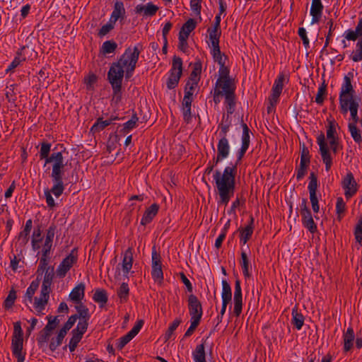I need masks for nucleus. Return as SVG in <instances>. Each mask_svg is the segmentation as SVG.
I'll return each instance as SVG.
<instances>
[{
	"label": "nucleus",
	"instance_id": "nucleus-1",
	"mask_svg": "<svg viewBox=\"0 0 362 362\" xmlns=\"http://www.w3.org/2000/svg\"><path fill=\"white\" fill-rule=\"evenodd\" d=\"M242 146L237 153V160L235 165L226 167L223 173L217 170L214 175V179L220 197L219 203L226 206L234 194L237 165L243 158L250 146V130L244 122L242 123Z\"/></svg>",
	"mask_w": 362,
	"mask_h": 362
},
{
	"label": "nucleus",
	"instance_id": "nucleus-2",
	"mask_svg": "<svg viewBox=\"0 0 362 362\" xmlns=\"http://www.w3.org/2000/svg\"><path fill=\"white\" fill-rule=\"evenodd\" d=\"M140 50L135 46L133 49L128 47L124 53L120 57L117 62L112 64L107 73V79L112 86L113 95L112 101L117 104L122 99V83L124 77V71L123 68L130 67V63L133 58L135 65L139 59Z\"/></svg>",
	"mask_w": 362,
	"mask_h": 362
},
{
	"label": "nucleus",
	"instance_id": "nucleus-3",
	"mask_svg": "<svg viewBox=\"0 0 362 362\" xmlns=\"http://www.w3.org/2000/svg\"><path fill=\"white\" fill-rule=\"evenodd\" d=\"M53 163L51 177L54 183L52 191V194L59 197L64 190L63 175L66 163H64V157L62 152H54L49 158L45 160V165Z\"/></svg>",
	"mask_w": 362,
	"mask_h": 362
},
{
	"label": "nucleus",
	"instance_id": "nucleus-4",
	"mask_svg": "<svg viewBox=\"0 0 362 362\" xmlns=\"http://www.w3.org/2000/svg\"><path fill=\"white\" fill-rule=\"evenodd\" d=\"M219 89V92L225 96L228 115H232L235 111V84L234 81L217 79L215 88Z\"/></svg>",
	"mask_w": 362,
	"mask_h": 362
},
{
	"label": "nucleus",
	"instance_id": "nucleus-5",
	"mask_svg": "<svg viewBox=\"0 0 362 362\" xmlns=\"http://www.w3.org/2000/svg\"><path fill=\"white\" fill-rule=\"evenodd\" d=\"M355 91L351 84V78L345 76L344 83L341 86L340 95H339V103L341 111L344 113H346L348 111V105L350 100L354 99V94Z\"/></svg>",
	"mask_w": 362,
	"mask_h": 362
},
{
	"label": "nucleus",
	"instance_id": "nucleus-6",
	"mask_svg": "<svg viewBox=\"0 0 362 362\" xmlns=\"http://www.w3.org/2000/svg\"><path fill=\"white\" fill-rule=\"evenodd\" d=\"M151 275L155 281L161 282L163 279V273L162 270L161 257L157 252L156 247L152 250V271Z\"/></svg>",
	"mask_w": 362,
	"mask_h": 362
},
{
	"label": "nucleus",
	"instance_id": "nucleus-7",
	"mask_svg": "<svg viewBox=\"0 0 362 362\" xmlns=\"http://www.w3.org/2000/svg\"><path fill=\"white\" fill-rule=\"evenodd\" d=\"M317 144L320 146V152L323 163L325 164V169L328 172L332 165V158L331 157L328 146L325 142V138L323 133H321L317 137Z\"/></svg>",
	"mask_w": 362,
	"mask_h": 362
},
{
	"label": "nucleus",
	"instance_id": "nucleus-8",
	"mask_svg": "<svg viewBox=\"0 0 362 362\" xmlns=\"http://www.w3.org/2000/svg\"><path fill=\"white\" fill-rule=\"evenodd\" d=\"M188 308L191 320L198 319L201 321L202 316L203 314L202 306L197 298V297L193 294H191L188 298Z\"/></svg>",
	"mask_w": 362,
	"mask_h": 362
},
{
	"label": "nucleus",
	"instance_id": "nucleus-9",
	"mask_svg": "<svg viewBox=\"0 0 362 362\" xmlns=\"http://www.w3.org/2000/svg\"><path fill=\"white\" fill-rule=\"evenodd\" d=\"M230 153L229 141L227 136L221 137L217 144V155L214 157L215 165L226 158Z\"/></svg>",
	"mask_w": 362,
	"mask_h": 362
},
{
	"label": "nucleus",
	"instance_id": "nucleus-10",
	"mask_svg": "<svg viewBox=\"0 0 362 362\" xmlns=\"http://www.w3.org/2000/svg\"><path fill=\"white\" fill-rule=\"evenodd\" d=\"M86 323H78L75 329L71 331L72 337L69 344V349L71 352L74 351L79 341L81 340L83 334L86 332Z\"/></svg>",
	"mask_w": 362,
	"mask_h": 362
},
{
	"label": "nucleus",
	"instance_id": "nucleus-11",
	"mask_svg": "<svg viewBox=\"0 0 362 362\" xmlns=\"http://www.w3.org/2000/svg\"><path fill=\"white\" fill-rule=\"evenodd\" d=\"M341 185L345 190L344 194L346 199L351 198L357 192V183L351 173H347L344 177L341 182Z\"/></svg>",
	"mask_w": 362,
	"mask_h": 362
},
{
	"label": "nucleus",
	"instance_id": "nucleus-12",
	"mask_svg": "<svg viewBox=\"0 0 362 362\" xmlns=\"http://www.w3.org/2000/svg\"><path fill=\"white\" fill-rule=\"evenodd\" d=\"M74 250H73L71 253L66 257L57 269V274L59 276L64 277L68 271L72 267L74 263L77 261V256L74 255Z\"/></svg>",
	"mask_w": 362,
	"mask_h": 362
},
{
	"label": "nucleus",
	"instance_id": "nucleus-13",
	"mask_svg": "<svg viewBox=\"0 0 362 362\" xmlns=\"http://www.w3.org/2000/svg\"><path fill=\"white\" fill-rule=\"evenodd\" d=\"M234 308L233 313L236 317H239L242 313L243 296L240 280L237 279L235 283L234 291Z\"/></svg>",
	"mask_w": 362,
	"mask_h": 362
},
{
	"label": "nucleus",
	"instance_id": "nucleus-14",
	"mask_svg": "<svg viewBox=\"0 0 362 362\" xmlns=\"http://www.w3.org/2000/svg\"><path fill=\"white\" fill-rule=\"evenodd\" d=\"M323 5L321 0H313L310 8V15L312 16L311 23L315 24L320 21L322 10Z\"/></svg>",
	"mask_w": 362,
	"mask_h": 362
},
{
	"label": "nucleus",
	"instance_id": "nucleus-15",
	"mask_svg": "<svg viewBox=\"0 0 362 362\" xmlns=\"http://www.w3.org/2000/svg\"><path fill=\"white\" fill-rule=\"evenodd\" d=\"M189 93L185 95L182 102V110L183 118L186 122H189L192 119L191 106L193 101V97H189Z\"/></svg>",
	"mask_w": 362,
	"mask_h": 362
},
{
	"label": "nucleus",
	"instance_id": "nucleus-16",
	"mask_svg": "<svg viewBox=\"0 0 362 362\" xmlns=\"http://www.w3.org/2000/svg\"><path fill=\"white\" fill-rule=\"evenodd\" d=\"M76 310L77 313L73 315L77 317V319H79V322L78 323H86L87 329L88 326V320L90 319V314L88 308L81 303L79 305L76 306Z\"/></svg>",
	"mask_w": 362,
	"mask_h": 362
},
{
	"label": "nucleus",
	"instance_id": "nucleus-17",
	"mask_svg": "<svg viewBox=\"0 0 362 362\" xmlns=\"http://www.w3.org/2000/svg\"><path fill=\"white\" fill-rule=\"evenodd\" d=\"M158 9V7L152 3H148L146 5L139 4L135 7L136 13H143L144 16H153Z\"/></svg>",
	"mask_w": 362,
	"mask_h": 362
},
{
	"label": "nucleus",
	"instance_id": "nucleus-18",
	"mask_svg": "<svg viewBox=\"0 0 362 362\" xmlns=\"http://www.w3.org/2000/svg\"><path fill=\"white\" fill-rule=\"evenodd\" d=\"M159 209L158 204L154 203L147 208L141 218V223L144 226L149 223L156 216Z\"/></svg>",
	"mask_w": 362,
	"mask_h": 362
},
{
	"label": "nucleus",
	"instance_id": "nucleus-19",
	"mask_svg": "<svg viewBox=\"0 0 362 362\" xmlns=\"http://www.w3.org/2000/svg\"><path fill=\"white\" fill-rule=\"evenodd\" d=\"M132 263L133 254L132 248L129 247L125 251L122 263V269L125 276H127L129 271L131 270L132 267Z\"/></svg>",
	"mask_w": 362,
	"mask_h": 362
},
{
	"label": "nucleus",
	"instance_id": "nucleus-20",
	"mask_svg": "<svg viewBox=\"0 0 362 362\" xmlns=\"http://www.w3.org/2000/svg\"><path fill=\"white\" fill-rule=\"evenodd\" d=\"M85 285L83 283L78 284L73 288L69 294V298L76 303H81L84 297Z\"/></svg>",
	"mask_w": 362,
	"mask_h": 362
},
{
	"label": "nucleus",
	"instance_id": "nucleus-21",
	"mask_svg": "<svg viewBox=\"0 0 362 362\" xmlns=\"http://www.w3.org/2000/svg\"><path fill=\"white\" fill-rule=\"evenodd\" d=\"M359 35H362V16L359 18L355 30L349 29L344 33V37L349 41H356Z\"/></svg>",
	"mask_w": 362,
	"mask_h": 362
},
{
	"label": "nucleus",
	"instance_id": "nucleus-22",
	"mask_svg": "<svg viewBox=\"0 0 362 362\" xmlns=\"http://www.w3.org/2000/svg\"><path fill=\"white\" fill-rule=\"evenodd\" d=\"M254 218L250 216L249 224L245 228H239L240 233V242L245 244L251 238L254 228Z\"/></svg>",
	"mask_w": 362,
	"mask_h": 362
},
{
	"label": "nucleus",
	"instance_id": "nucleus-23",
	"mask_svg": "<svg viewBox=\"0 0 362 362\" xmlns=\"http://www.w3.org/2000/svg\"><path fill=\"white\" fill-rule=\"evenodd\" d=\"M32 227L33 221L31 219H28L25 223L23 230L18 234V240L21 241L23 245H25L28 243L29 235L31 231Z\"/></svg>",
	"mask_w": 362,
	"mask_h": 362
},
{
	"label": "nucleus",
	"instance_id": "nucleus-24",
	"mask_svg": "<svg viewBox=\"0 0 362 362\" xmlns=\"http://www.w3.org/2000/svg\"><path fill=\"white\" fill-rule=\"evenodd\" d=\"M302 221L303 226L308 228L311 233H315L317 231V226L314 222L311 212L301 214Z\"/></svg>",
	"mask_w": 362,
	"mask_h": 362
},
{
	"label": "nucleus",
	"instance_id": "nucleus-25",
	"mask_svg": "<svg viewBox=\"0 0 362 362\" xmlns=\"http://www.w3.org/2000/svg\"><path fill=\"white\" fill-rule=\"evenodd\" d=\"M125 9L122 2L117 1L115 4L114 10L111 14L110 21L115 23L119 18H124Z\"/></svg>",
	"mask_w": 362,
	"mask_h": 362
},
{
	"label": "nucleus",
	"instance_id": "nucleus-26",
	"mask_svg": "<svg viewBox=\"0 0 362 362\" xmlns=\"http://www.w3.org/2000/svg\"><path fill=\"white\" fill-rule=\"evenodd\" d=\"M355 338L354 332L352 327H349L344 334V350L349 351L353 346Z\"/></svg>",
	"mask_w": 362,
	"mask_h": 362
},
{
	"label": "nucleus",
	"instance_id": "nucleus-27",
	"mask_svg": "<svg viewBox=\"0 0 362 362\" xmlns=\"http://www.w3.org/2000/svg\"><path fill=\"white\" fill-rule=\"evenodd\" d=\"M195 27L196 21L192 18H189L182 26L179 35L188 38L189 33L194 30Z\"/></svg>",
	"mask_w": 362,
	"mask_h": 362
},
{
	"label": "nucleus",
	"instance_id": "nucleus-28",
	"mask_svg": "<svg viewBox=\"0 0 362 362\" xmlns=\"http://www.w3.org/2000/svg\"><path fill=\"white\" fill-rule=\"evenodd\" d=\"M93 299L95 302L99 303L100 306L103 308L107 302V293L105 289H96L93 294Z\"/></svg>",
	"mask_w": 362,
	"mask_h": 362
},
{
	"label": "nucleus",
	"instance_id": "nucleus-29",
	"mask_svg": "<svg viewBox=\"0 0 362 362\" xmlns=\"http://www.w3.org/2000/svg\"><path fill=\"white\" fill-rule=\"evenodd\" d=\"M192 356L194 362H206L204 343L196 346Z\"/></svg>",
	"mask_w": 362,
	"mask_h": 362
},
{
	"label": "nucleus",
	"instance_id": "nucleus-30",
	"mask_svg": "<svg viewBox=\"0 0 362 362\" xmlns=\"http://www.w3.org/2000/svg\"><path fill=\"white\" fill-rule=\"evenodd\" d=\"M208 32L209 34V40L211 42L212 47H215L216 51L218 52L219 46V38L221 34V30L209 28Z\"/></svg>",
	"mask_w": 362,
	"mask_h": 362
},
{
	"label": "nucleus",
	"instance_id": "nucleus-31",
	"mask_svg": "<svg viewBox=\"0 0 362 362\" xmlns=\"http://www.w3.org/2000/svg\"><path fill=\"white\" fill-rule=\"evenodd\" d=\"M40 280L41 279L39 278V276H37V279L33 281L29 287L27 288L25 297L30 303H32L33 301V296L39 287Z\"/></svg>",
	"mask_w": 362,
	"mask_h": 362
},
{
	"label": "nucleus",
	"instance_id": "nucleus-32",
	"mask_svg": "<svg viewBox=\"0 0 362 362\" xmlns=\"http://www.w3.org/2000/svg\"><path fill=\"white\" fill-rule=\"evenodd\" d=\"M116 119H117V117H113V118H110L109 119L103 120L102 118H98L97 119V122L91 127L90 130L93 133L99 132L103 130L106 127L110 125L111 124V122Z\"/></svg>",
	"mask_w": 362,
	"mask_h": 362
},
{
	"label": "nucleus",
	"instance_id": "nucleus-33",
	"mask_svg": "<svg viewBox=\"0 0 362 362\" xmlns=\"http://www.w3.org/2000/svg\"><path fill=\"white\" fill-rule=\"evenodd\" d=\"M358 38L356 49L352 52L350 56L354 62H358L362 60V35H359Z\"/></svg>",
	"mask_w": 362,
	"mask_h": 362
},
{
	"label": "nucleus",
	"instance_id": "nucleus-34",
	"mask_svg": "<svg viewBox=\"0 0 362 362\" xmlns=\"http://www.w3.org/2000/svg\"><path fill=\"white\" fill-rule=\"evenodd\" d=\"M117 48V44L113 40H107L103 42L100 52L103 54H111L115 52Z\"/></svg>",
	"mask_w": 362,
	"mask_h": 362
},
{
	"label": "nucleus",
	"instance_id": "nucleus-35",
	"mask_svg": "<svg viewBox=\"0 0 362 362\" xmlns=\"http://www.w3.org/2000/svg\"><path fill=\"white\" fill-rule=\"evenodd\" d=\"M292 323L297 329H300L304 323V317L301 313H299L296 308L292 310Z\"/></svg>",
	"mask_w": 362,
	"mask_h": 362
},
{
	"label": "nucleus",
	"instance_id": "nucleus-36",
	"mask_svg": "<svg viewBox=\"0 0 362 362\" xmlns=\"http://www.w3.org/2000/svg\"><path fill=\"white\" fill-rule=\"evenodd\" d=\"M66 333L60 329L57 334L56 338H52L49 344V349L52 351H55L58 346H59Z\"/></svg>",
	"mask_w": 362,
	"mask_h": 362
},
{
	"label": "nucleus",
	"instance_id": "nucleus-37",
	"mask_svg": "<svg viewBox=\"0 0 362 362\" xmlns=\"http://www.w3.org/2000/svg\"><path fill=\"white\" fill-rule=\"evenodd\" d=\"M202 72V64L201 62H196L194 64L193 70L190 74L189 77V80L191 81H194V84L195 83H198L200 79V74Z\"/></svg>",
	"mask_w": 362,
	"mask_h": 362
},
{
	"label": "nucleus",
	"instance_id": "nucleus-38",
	"mask_svg": "<svg viewBox=\"0 0 362 362\" xmlns=\"http://www.w3.org/2000/svg\"><path fill=\"white\" fill-rule=\"evenodd\" d=\"M358 106V103L356 100H350L348 105V110H349L351 112V118L354 122V124L357 123L358 121V117L357 115Z\"/></svg>",
	"mask_w": 362,
	"mask_h": 362
},
{
	"label": "nucleus",
	"instance_id": "nucleus-39",
	"mask_svg": "<svg viewBox=\"0 0 362 362\" xmlns=\"http://www.w3.org/2000/svg\"><path fill=\"white\" fill-rule=\"evenodd\" d=\"M170 72H173L182 76V60L180 57L174 56L173 59L172 68Z\"/></svg>",
	"mask_w": 362,
	"mask_h": 362
},
{
	"label": "nucleus",
	"instance_id": "nucleus-40",
	"mask_svg": "<svg viewBox=\"0 0 362 362\" xmlns=\"http://www.w3.org/2000/svg\"><path fill=\"white\" fill-rule=\"evenodd\" d=\"M349 129L354 140L356 143L362 141L361 132L357 128L356 124H349Z\"/></svg>",
	"mask_w": 362,
	"mask_h": 362
},
{
	"label": "nucleus",
	"instance_id": "nucleus-41",
	"mask_svg": "<svg viewBox=\"0 0 362 362\" xmlns=\"http://www.w3.org/2000/svg\"><path fill=\"white\" fill-rule=\"evenodd\" d=\"M23 339L18 337H12L11 347L13 354L22 353Z\"/></svg>",
	"mask_w": 362,
	"mask_h": 362
},
{
	"label": "nucleus",
	"instance_id": "nucleus-42",
	"mask_svg": "<svg viewBox=\"0 0 362 362\" xmlns=\"http://www.w3.org/2000/svg\"><path fill=\"white\" fill-rule=\"evenodd\" d=\"M52 331L53 330H52L51 329H46L45 326L44 329L40 332L39 335L37 338V341L40 346H42L43 344L46 343L48 341L49 337H50Z\"/></svg>",
	"mask_w": 362,
	"mask_h": 362
},
{
	"label": "nucleus",
	"instance_id": "nucleus-43",
	"mask_svg": "<svg viewBox=\"0 0 362 362\" xmlns=\"http://www.w3.org/2000/svg\"><path fill=\"white\" fill-rule=\"evenodd\" d=\"M181 75H179L177 74L170 72V76L168 78L167 81V87L169 89H173L175 88L180 79Z\"/></svg>",
	"mask_w": 362,
	"mask_h": 362
},
{
	"label": "nucleus",
	"instance_id": "nucleus-44",
	"mask_svg": "<svg viewBox=\"0 0 362 362\" xmlns=\"http://www.w3.org/2000/svg\"><path fill=\"white\" fill-rule=\"evenodd\" d=\"M337 125V124L334 120H330L328 122L327 138L329 139V141L333 140V139H339L338 136H335Z\"/></svg>",
	"mask_w": 362,
	"mask_h": 362
},
{
	"label": "nucleus",
	"instance_id": "nucleus-45",
	"mask_svg": "<svg viewBox=\"0 0 362 362\" xmlns=\"http://www.w3.org/2000/svg\"><path fill=\"white\" fill-rule=\"evenodd\" d=\"M327 85L325 82L322 83V85L319 87L317 93L315 97V102L317 104H322L327 94Z\"/></svg>",
	"mask_w": 362,
	"mask_h": 362
},
{
	"label": "nucleus",
	"instance_id": "nucleus-46",
	"mask_svg": "<svg viewBox=\"0 0 362 362\" xmlns=\"http://www.w3.org/2000/svg\"><path fill=\"white\" fill-rule=\"evenodd\" d=\"M16 299V292L13 288H12L9 291L8 295L7 296L6 298L5 299V300L4 302V305L5 308L6 309L11 308L13 305Z\"/></svg>",
	"mask_w": 362,
	"mask_h": 362
},
{
	"label": "nucleus",
	"instance_id": "nucleus-47",
	"mask_svg": "<svg viewBox=\"0 0 362 362\" xmlns=\"http://www.w3.org/2000/svg\"><path fill=\"white\" fill-rule=\"evenodd\" d=\"M310 182L308 185L309 193L310 194H316L317 188V177L315 173L312 172L310 174Z\"/></svg>",
	"mask_w": 362,
	"mask_h": 362
},
{
	"label": "nucleus",
	"instance_id": "nucleus-48",
	"mask_svg": "<svg viewBox=\"0 0 362 362\" xmlns=\"http://www.w3.org/2000/svg\"><path fill=\"white\" fill-rule=\"evenodd\" d=\"M138 120H139V118L136 116V114H134L132 116V118L124 124V127L122 129V131L124 133H126V132H129V130L132 129L133 128H134L136 127V122H138Z\"/></svg>",
	"mask_w": 362,
	"mask_h": 362
},
{
	"label": "nucleus",
	"instance_id": "nucleus-49",
	"mask_svg": "<svg viewBox=\"0 0 362 362\" xmlns=\"http://www.w3.org/2000/svg\"><path fill=\"white\" fill-rule=\"evenodd\" d=\"M129 288L127 283H122L117 291V296L121 299V301L127 300L129 295Z\"/></svg>",
	"mask_w": 362,
	"mask_h": 362
},
{
	"label": "nucleus",
	"instance_id": "nucleus-50",
	"mask_svg": "<svg viewBox=\"0 0 362 362\" xmlns=\"http://www.w3.org/2000/svg\"><path fill=\"white\" fill-rule=\"evenodd\" d=\"M300 162L310 164V156L308 147L305 144H300Z\"/></svg>",
	"mask_w": 362,
	"mask_h": 362
},
{
	"label": "nucleus",
	"instance_id": "nucleus-51",
	"mask_svg": "<svg viewBox=\"0 0 362 362\" xmlns=\"http://www.w3.org/2000/svg\"><path fill=\"white\" fill-rule=\"evenodd\" d=\"M34 308L37 312L38 314H43L42 312L45 309L46 305L48 302L47 300H43L42 298L35 297L34 299Z\"/></svg>",
	"mask_w": 362,
	"mask_h": 362
},
{
	"label": "nucleus",
	"instance_id": "nucleus-52",
	"mask_svg": "<svg viewBox=\"0 0 362 362\" xmlns=\"http://www.w3.org/2000/svg\"><path fill=\"white\" fill-rule=\"evenodd\" d=\"M51 148V144L49 143L43 142L41 144L40 151V159H45L47 160V158H49V153Z\"/></svg>",
	"mask_w": 362,
	"mask_h": 362
},
{
	"label": "nucleus",
	"instance_id": "nucleus-53",
	"mask_svg": "<svg viewBox=\"0 0 362 362\" xmlns=\"http://www.w3.org/2000/svg\"><path fill=\"white\" fill-rule=\"evenodd\" d=\"M212 54L214 59V61L218 62V64L223 66V64H225V59L226 56L225 54H221L220 47L218 46V52L216 51L215 47H212Z\"/></svg>",
	"mask_w": 362,
	"mask_h": 362
},
{
	"label": "nucleus",
	"instance_id": "nucleus-54",
	"mask_svg": "<svg viewBox=\"0 0 362 362\" xmlns=\"http://www.w3.org/2000/svg\"><path fill=\"white\" fill-rule=\"evenodd\" d=\"M241 259H242L241 267L243 269V274L245 277H249L250 276V274H249V271H248L249 260H248L247 254L245 252H241Z\"/></svg>",
	"mask_w": 362,
	"mask_h": 362
},
{
	"label": "nucleus",
	"instance_id": "nucleus-55",
	"mask_svg": "<svg viewBox=\"0 0 362 362\" xmlns=\"http://www.w3.org/2000/svg\"><path fill=\"white\" fill-rule=\"evenodd\" d=\"M284 75L283 74H279L278 78L275 80L274 86L272 87L273 92L281 93L284 86Z\"/></svg>",
	"mask_w": 362,
	"mask_h": 362
},
{
	"label": "nucleus",
	"instance_id": "nucleus-56",
	"mask_svg": "<svg viewBox=\"0 0 362 362\" xmlns=\"http://www.w3.org/2000/svg\"><path fill=\"white\" fill-rule=\"evenodd\" d=\"M327 25L329 26V32L326 36V40L325 42L324 47L322 49V52L326 50V48L328 47L330 41L331 36L332 35V32L334 30L335 27L334 26L333 21L330 19L327 23Z\"/></svg>",
	"mask_w": 362,
	"mask_h": 362
},
{
	"label": "nucleus",
	"instance_id": "nucleus-57",
	"mask_svg": "<svg viewBox=\"0 0 362 362\" xmlns=\"http://www.w3.org/2000/svg\"><path fill=\"white\" fill-rule=\"evenodd\" d=\"M180 323H181V320L178 319V318L175 319L173 322V323L170 325V327H168V329L165 334V338L166 341L170 339V337L173 334V332L177 329V327L180 325Z\"/></svg>",
	"mask_w": 362,
	"mask_h": 362
},
{
	"label": "nucleus",
	"instance_id": "nucleus-58",
	"mask_svg": "<svg viewBox=\"0 0 362 362\" xmlns=\"http://www.w3.org/2000/svg\"><path fill=\"white\" fill-rule=\"evenodd\" d=\"M354 235L356 242L362 245V218L358 220L355 228Z\"/></svg>",
	"mask_w": 362,
	"mask_h": 362
},
{
	"label": "nucleus",
	"instance_id": "nucleus-59",
	"mask_svg": "<svg viewBox=\"0 0 362 362\" xmlns=\"http://www.w3.org/2000/svg\"><path fill=\"white\" fill-rule=\"evenodd\" d=\"M47 269H48V271H50L49 268L48 267L47 259L45 257H41L40 260L39 266H38V268L37 270V273L38 274L37 276H40V275L41 276L44 272L47 271Z\"/></svg>",
	"mask_w": 362,
	"mask_h": 362
},
{
	"label": "nucleus",
	"instance_id": "nucleus-60",
	"mask_svg": "<svg viewBox=\"0 0 362 362\" xmlns=\"http://www.w3.org/2000/svg\"><path fill=\"white\" fill-rule=\"evenodd\" d=\"M97 81V76L94 74H89L84 78V83L88 90H93V85Z\"/></svg>",
	"mask_w": 362,
	"mask_h": 362
},
{
	"label": "nucleus",
	"instance_id": "nucleus-61",
	"mask_svg": "<svg viewBox=\"0 0 362 362\" xmlns=\"http://www.w3.org/2000/svg\"><path fill=\"white\" fill-rule=\"evenodd\" d=\"M57 227L54 224H52L47 230L45 243L52 244L53 238L55 234Z\"/></svg>",
	"mask_w": 362,
	"mask_h": 362
},
{
	"label": "nucleus",
	"instance_id": "nucleus-62",
	"mask_svg": "<svg viewBox=\"0 0 362 362\" xmlns=\"http://www.w3.org/2000/svg\"><path fill=\"white\" fill-rule=\"evenodd\" d=\"M134 337L131 336L129 333H127L124 336L122 337L119 339V342L117 344V348L119 350L122 349L124 346L128 344Z\"/></svg>",
	"mask_w": 362,
	"mask_h": 362
},
{
	"label": "nucleus",
	"instance_id": "nucleus-63",
	"mask_svg": "<svg viewBox=\"0 0 362 362\" xmlns=\"http://www.w3.org/2000/svg\"><path fill=\"white\" fill-rule=\"evenodd\" d=\"M47 318L48 320V322L46 325V329H51L52 330H54L60 322L58 317L55 316L52 317V316H47Z\"/></svg>",
	"mask_w": 362,
	"mask_h": 362
},
{
	"label": "nucleus",
	"instance_id": "nucleus-64",
	"mask_svg": "<svg viewBox=\"0 0 362 362\" xmlns=\"http://www.w3.org/2000/svg\"><path fill=\"white\" fill-rule=\"evenodd\" d=\"M114 24L112 22L109 21L107 24L102 26L98 32V35L100 37L105 36L107 35L110 30L114 28Z\"/></svg>",
	"mask_w": 362,
	"mask_h": 362
}]
</instances>
